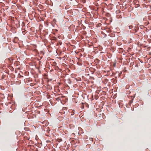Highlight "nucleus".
Wrapping results in <instances>:
<instances>
[{"instance_id": "nucleus-1", "label": "nucleus", "mask_w": 151, "mask_h": 151, "mask_svg": "<svg viewBox=\"0 0 151 151\" xmlns=\"http://www.w3.org/2000/svg\"><path fill=\"white\" fill-rule=\"evenodd\" d=\"M129 29H131L133 27L132 26H129Z\"/></svg>"}, {"instance_id": "nucleus-2", "label": "nucleus", "mask_w": 151, "mask_h": 151, "mask_svg": "<svg viewBox=\"0 0 151 151\" xmlns=\"http://www.w3.org/2000/svg\"><path fill=\"white\" fill-rule=\"evenodd\" d=\"M58 58H59V59H60V60L61 59V57H58Z\"/></svg>"}, {"instance_id": "nucleus-3", "label": "nucleus", "mask_w": 151, "mask_h": 151, "mask_svg": "<svg viewBox=\"0 0 151 151\" xmlns=\"http://www.w3.org/2000/svg\"><path fill=\"white\" fill-rule=\"evenodd\" d=\"M78 59V60H79L80 59V58H77V57H76Z\"/></svg>"}]
</instances>
